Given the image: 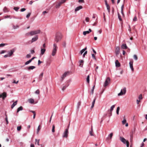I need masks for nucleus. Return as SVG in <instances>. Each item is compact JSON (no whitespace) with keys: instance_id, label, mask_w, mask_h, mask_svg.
I'll use <instances>...</instances> for the list:
<instances>
[{"instance_id":"774afa93","label":"nucleus","mask_w":147,"mask_h":147,"mask_svg":"<svg viewBox=\"0 0 147 147\" xmlns=\"http://www.w3.org/2000/svg\"><path fill=\"white\" fill-rule=\"evenodd\" d=\"M129 29H128V30L129 31L131 32V28L130 27V26L129 25Z\"/></svg>"},{"instance_id":"864d4df0","label":"nucleus","mask_w":147,"mask_h":147,"mask_svg":"<svg viewBox=\"0 0 147 147\" xmlns=\"http://www.w3.org/2000/svg\"><path fill=\"white\" fill-rule=\"evenodd\" d=\"M87 53V51H86L83 54V57H85V55H86Z\"/></svg>"},{"instance_id":"dca6fc26","label":"nucleus","mask_w":147,"mask_h":147,"mask_svg":"<svg viewBox=\"0 0 147 147\" xmlns=\"http://www.w3.org/2000/svg\"><path fill=\"white\" fill-rule=\"evenodd\" d=\"M113 135V133H111L109 135H108V137L107 138V139L110 140H111Z\"/></svg>"},{"instance_id":"7c9ffc66","label":"nucleus","mask_w":147,"mask_h":147,"mask_svg":"<svg viewBox=\"0 0 147 147\" xmlns=\"http://www.w3.org/2000/svg\"><path fill=\"white\" fill-rule=\"evenodd\" d=\"M62 4L60 2H59L57 4V5L56 6V7L57 8H58L59 7L61 6V5Z\"/></svg>"},{"instance_id":"37998d69","label":"nucleus","mask_w":147,"mask_h":147,"mask_svg":"<svg viewBox=\"0 0 147 147\" xmlns=\"http://www.w3.org/2000/svg\"><path fill=\"white\" fill-rule=\"evenodd\" d=\"M35 93L37 94H39L40 91L38 89L35 92Z\"/></svg>"},{"instance_id":"c85d7f7f","label":"nucleus","mask_w":147,"mask_h":147,"mask_svg":"<svg viewBox=\"0 0 147 147\" xmlns=\"http://www.w3.org/2000/svg\"><path fill=\"white\" fill-rule=\"evenodd\" d=\"M106 6L109 13H110V8L109 5H106Z\"/></svg>"},{"instance_id":"2eb2a0df","label":"nucleus","mask_w":147,"mask_h":147,"mask_svg":"<svg viewBox=\"0 0 147 147\" xmlns=\"http://www.w3.org/2000/svg\"><path fill=\"white\" fill-rule=\"evenodd\" d=\"M83 7L82 6L80 5L78 7H77L75 9V12H76L80 9H81Z\"/></svg>"},{"instance_id":"8fccbe9b","label":"nucleus","mask_w":147,"mask_h":147,"mask_svg":"<svg viewBox=\"0 0 147 147\" xmlns=\"http://www.w3.org/2000/svg\"><path fill=\"white\" fill-rule=\"evenodd\" d=\"M42 63V61H40V60H38V65H39L40 63Z\"/></svg>"},{"instance_id":"393cba45","label":"nucleus","mask_w":147,"mask_h":147,"mask_svg":"<svg viewBox=\"0 0 147 147\" xmlns=\"http://www.w3.org/2000/svg\"><path fill=\"white\" fill-rule=\"evenodd\" d=\"M35 68V67L33 66H30L28 68V70H30V69H33Z\"/></svg>"},{"instance_id":"0e129e2a","label":"nucleus","mask_w":147,"mask_h":147,"mask_svg":"<svg viewBox=\"0 0 147 147\" xmlns=\"http://www.w3.org/2000/svg\"><path fill=\"white\" fill-rule=\"evenodd\" d=\"M66 0H61L60 2L62 4H63L65 2Z\"/></svg>"},{"instance_id":"4c0bfd02","label":"nucleus","mask_w":147,"mask_h":147,"mask_svg":"<svg viewBox=\"0 0 147 147\" xmlns=\"http://www.w3.org/2000/svg\"><path fill=\"white\" fill-rule=\"evenodd\" d=\"M68 86V85H66L63 87L62 88V90L63 91H64V90L66 89L67 87Z\"/></svg>"},{"instance_id":"f3484780","label":"nucleus","mask_w":147,"mask_h":147,"mask_svg":"<svg viewBox=\"0 0 147 147\" xmlns=\"http://www.w3.org/2000/svg\"><path fill=\"white\" fill-rule=\"evenodd\" d=\"M116 66L117 67H119L120 66V63L119 62L118 60H116L115 62Z\"/></svg>"},{"instance_id":"cd10ccee","label":"nucleus","mask_w":147,"mask_h":147,"mask_svg":"<svg viewBox=\"0 0 147 147\" xmlns=\"http://www.w3.org/2000/svg\"><path fill=\"white\" fill-rule=\"evenodd\" d=\"M90 134L91 136H94V134L93 133V128L92 126H91V130L90 132Z\"/></svg>"},{"instance_id":"c9c22d12","label":"nucleus","mask_w":147,"mask_h":147,"mask_svg":"<svg viewBox=\"0 0 147 147\" xmlns=\"http://www.w3.org/2000/svg\"><path fill=\"white\" fill-rule=\"evenodd\" d=\"M120 109L119 107H117L116 110V113L117 115L119 114V111Z\"/></svg>"},{"instance_id":"69168bd1","label":"nucleus","mask_w":147,"mask_h":147,"mask_svg":"<svg viewBox=\"0 0 147 147\" xmlns=\"http://www.w3.org/2000/svg\"><path fill=\"white\" fill-rule=\"evenodd\" d=\"M81 104V102L80 101H79L78 103V107H79L80 105Z\"/></svg>"},{"instance_id":"bf43d9fd","label":"nucleus","mask_w":147,"mask_h":147,"mask_svg":"<svg viewBox=\"0 0 147 147\" xmlns=\"http://www.w3.org/2000/svg\"><path fill=\"white\" fill-rule=\"evenodd\" d=\"M18 28V26H15V25L13 26V28L14 29H16Z\"/></svg>"},{"instance_id":"09e8293b","label":"nucleus","mask_w":147,"mask_h":147,"mask_svg":"<svg viewBox=\"0 0 147 147\" xmlns=\"http://www.w3.org/2000/svg\"><path fill=\"white\" fill-rule=\"evenodd\" d=\"M85 20L86 21V22H89V20H90V18H89L88 17H86V19H85Z\"/></svg>"},{"instance_id":"6ab92c4d","label":"nucleus","mask_w":147,"mask_h":147,"mask_svg":"<svg viewBox=\"0 0 147 147\" xmlns=\"http://www.w3.org/2000/svg\"><path fill=\"white\" fill-rule=\"evenodd\" d=\"M28 102L31 104H33L34 102V100L32 98L28 99Z\"/></svg>"},{"instance_id":"e2e57ef3","label":"nucleus","mask_w":147,"mask_h":147,"mask_svg":"<svg viewBox=\"0 0 147 147\" xmlns=\"http://www.w3.org/2000/svg\"><path fill=\"white\" fill-rule=\"evenodd\" d=\"M92 58L94 59H96V57H95V55L94 54H92Z\"/></svg>"},{"instance_id":"680f3d73","label":"nucleus","mask_w":147,"mask_h":147,"mask_svg":"<svg viewBox=\"0 0 147 147\" xmlns=\"http://www.w3.org/2000/svg\"><path fill=\"white\" fill-rule=\"evenodd\" d=\"M5 45H7V44H0V47H3L5 46Z\"/></svg>"},{"instance_id":"338daca9","label":"nucleus","mask_w":147,"mask_h":147,"mask_svg":"<svg viewBox=\"0 0 147 147\" xmlns=\"http://www.w3.org/2000/svg\"><path fill=\"white\" fill-rule=\"evenodd\" d=\"M10 17V16H8V15H7V16H5L4 17V18H9Z\"/></svg>"},{"instance_id":"aec40b11","label":"nucleus","mask_w":147,"mask_h":147,"mask_svg":"<svg viewBox=\"0 0 147 147\" xmlns=\"http://www.w3.org/2000/svg\"><path fill=\"white\" fill-rule=\"evenodd\" d=\"M46 49H42V48H41V55H42L44 54Z\"/></svg>"},{"instance_id":"423d86ee","label":"nucleus","mask_w":147,"mask_h":147,"mask_svg":"<svg viewBox=\"0 0 147 147\" xmlns=\"http://www.w3.org/2000/svg\"><path fill=\"white\" fill-rule=\"evenodd\" d=\"M126 92V88L125 87L124 88L123 90H121L120 93L118 94V95L121 96L125 94Z\"/></svg>"},{"instance_id":"5701e85b","label":"nucleus","mask_w":147,"mask_h":147,"mask_svg":"<svg viewBox=\"0 0 147 147\" xmlns=\"http://www.w3.org/2000/svg\"><path fill=\"white\" fill-rule=\"evenodd\" d=\"M122 123L123 125H124L125 123H126V120L125 118V117H123V119L122 121Z\"/></svg>"},{"instance_id":"412c9836","label":"nucleus","mask_w":147,"mask_h":147,"mask_svg":"<svg viewBox=\"0 0 147 147\" xmlns=\"http://www.w3.org/2000/svg\"><path fill=\"white\" fill-rule=\"evenodd\" d=\"M121 48L123 49H126L127 47L125 44H123L121 46Z\"/></svg>"},{"instance_id":"79ce46f5","label":"nucleus","mask_w":147,"mask_h":147,"mask_svg":"<svg viewBox=\"0 0 147 147\" xmlns=\"http://www.w3.org/2000/svg\"><path fill=\"white\" fill-rule=\"evenodd\" d=\"M31 62V61L30 60H29V61H26L25 63V65H27L28 64H29Z\"/></svg>"},{"instance_id":"f704fd0d","label":"nucleus","mask_w":147,"mask_h":147,"mask_svg":"<svg viewBox=\"0 0 147 147\" xmlns=\"http://www.w3.org/2000/svg\"><path fill=\"white\" fill-rule=\"evenodd\" d=\"M39 141H40V140L39 139V140H37V139H35V141H36V142H35V144H36V143L38 145H39Z\"/></svg>"},{"instance_id":"9d476101","label":"nucleus","mask_w":147,"mask_h":147,"mask_svg":"<svg viewBox=\"0 0 147 147\" xmlns=\"http://www.w3.org/2000/svg\"><path fill=\"white\" fill-rule=\"evenodd\" d=\"M115 107V105H112L111 107L110 110L108 111L109 112V114H110V116H111L112 115V111Z\"/></svg>"},{"instance_id":"ddd939ff","label":"nucleus","mask_w":147,"mask_h":147,"mask_svg":"<svg viewBox=\"0 0 147 147\" xmlns=\"http://www.w3.org/2000/svg\"><path fill=\"white\" fill-rule=\"evenodd\" d=\"M92 31V30L90 29H89V31H84L83 32V34L84 35H86L87 34H88Z\"/></svg>"},{"instance_id":"0eeeda50","label":"nucleus","mask_w":147,"mask_h":147,"mask_svg":"<svg viewBox=\"0 0 147 147\" xmlns=\"http://www.w3.org/2000/svg\"><path fill=\"white\" fill-rule=\"evenodd\" d=\"M68 134V129H66L65 131L63 133V137L67 138Z\"/></svg>"},{"instance_id":"b1692460","label":"nucleus","mask_w":147,"mask_h":147,"mask_svg":"<svg viewBox=\"0 0 147 147\" xmlns=\"http://www.w3.org/2000/svg\"><path fill=\"white\" fill-rule=\"evenodd\" d=\"M17 101H16L11 105V108L12 109L17 104Z\"/></svg>"},{"instance_id":"a19ab883","label":"nucleus","mask_w":147,"mask_h":147,"mask_svg":"<svg viewBox=\"0 0 147 147\" xmlns=\"http://www.w3.org/2000/svg\"><path fill=\"white\" fill-rule=\"evenodd\" d=\"M55 125H53L52 129V131L53 132H55Z\"/></svg>"},{"instance_id":"4468645a","label":"nucleus","mask_w":147,"mask_h":147,"mask_svg":"<svg viewBox=\"0 0 147 147\" xmlns=\"http://www.w3.org/2000/svg\"><path fill=\"white\" fill-rule=\"evenodd\" d=\"M69 73V72H65L62 75L61 78L62 79V80H63L64 78L66 77V76H67V74Z\"/></svg>"},{"instance_id":"13d9d810","label":"nucleus","mask_w":147,"mask_h":147,"mask_svg":"<svg viewBox=\"0 0 147 147\" xmlns=\"http://www.w3.org/2000/svg\"><path fill=\"white\" fill-rule=\"evenodd\" d=\"M26 10V9L25 8H22L21 9L20 11L21 12H23V11H25Z\"/></svg>"},{"instance_id":"49530a36","label":"nucleus","mask_w":147,"mask_h":147,"mask_svg":"<svg viewBox=\"0 0 147 147\" xmlns=\"http://www.w3.org/2000/svg\"><path fill=\"white\" fill-rule=\"evenodd\" d=\"M138 98L140 100L142 99V96L141 94H140L139 95L138 97Z\"/></svg>"},{"instance_id":"2f4dec72","label":"nucleus","mask_w":147,"mask_h":147,"mask_svg":"<svg viewBox=\"0 0 147 147\" xmlns=\"http://www.w3.org/2000/svg\"><path fill=\"white\" fill-rule=\"evenodd\" d=\"M86 81L88 83H89L90 82V76L88 75L86 78Z\"/></svg>"},{"instance_id":"5fc2aeb1","label":"nucleus","mask_w":147,"mask_h":147,"mask_svg":"<svg viewBox=\"0 0 147 147\" xmlns=\"http://www.w3.org/2000/svg\"><path fill=\"white\" fill-rule=\"evenodd\" d=\"M84 50L82 49L80 51V55H81L84 52Z\"/></svg>"},{"instance_id":"f03ea898","label":"nucleus","mask_w":147,"mask_h":147,"mask_svg":"<svg viewBox=\"0 0 147 147\" xmlns=\"http://www.w3.org/2000/svg\"><path fill=\"white\" fill-rule=\"evenodd\" d=\"M62 38V35L60 33H57L55 38V41L57 42L61 40Z\"/></svg>"},{"instance_id":"9b49d317","label":"nucleus","mask_w":147,"mask_h":147,"mask_svg":"<svg viewBox=\"0 0 147 147\" xmlns=\"http://www.w3.org/2000/svg\"><path fill=\"white\" fill-rule=\"evenodd\" d=\"M133 61H130L129 63L130 67L131 68V69L132 71H134V69L133 68Z\"/></svg>"},{"instance_id":"c03bdc74","label":"nucleus","mask_w":147,"mask_h":147,"mask_svg":"<svg viewBox=\"0 0 147 147\" xmlns=\"http://www.w3.org/2000/svg\"><path fill=\"white\" fill-rule=\"evenodd\" d=\"M21 126H18L17 127V129L18 131H20L21 130Z\"/></svg>"},{"instance_id":"052dcab7","label":"nucleus","mask_w":147,"mask_h":147,"mask_svg":"<svg viewBox=\"0 0 147 147\" xmlns=\"http://www.w3.org/2000/svg\"><path fill=\"white\" fill-rule=\"evenodd\" d=\"M5 120L7 124H8L9 123L8 120V118L7 117H6L5 118Z\"/></svg>"},{"instance_id":"4be33fe9","label":"nucleus","mask_w":147,"mask_h":147,"mask_svg":"<svg viewBox=\"0 0 147 147\" xmlns=\"http://www.w3.org/2000/svg\"><path fill=\"white\" fill-rule=\"evenodd\" d=\"M3 11L4 12H7L9 11V9L7 7H5L3 9Z\"/></svg>"},{"instance_id":"6e6d98bb","label":"nucleus","mask_w":147,"mask_h":147,"mask_svg":"<svg viewBox=\"0 0 147 147\" xmlns=\"http://www.w3.org/2000/svg\"><path fill=\"white\" fill-rule=\"evenodd\" d=\"M96 98H95L94 99L93 101L92 104H93V105H94V104H95V101L96 100Z\"/></svg>"},{"instance_id":"603ef678","label":"nucleus","mask_w":147,"mask_h":147,"mask_svg":"<svg viewBox=\"0 0 147 147\" xmlns=\"http://www.w3.org/2000/svg\"><path fill=\"white\" fill-rule=\"evenodd\" d=\"M19 9V8L17 7H14V9L16 11H17Z\"/></svg>"},{"instance_id":"de8ad7c7","label":"nucleus","mask_w":147,"mask_h":147,"mask_svg":"<svg viewBox=\"0 0 147 147\" xmlns=\"http://www.w3.org/2000/svg\"><path fill=\"white\" fill-rule=\"evenodd\" d=\"M78 2L79 3H84V0H79Z\"/></svg>"},{"instance_id":"bb28decb","label":"nucleus","mask_w":147,"mask_h":147,"mask_svg":"<svg viewBox=\"0 0 147 147\" xmlns=\"http://www.w3.org/2000/svg\"><path fill=\"white\" fill-rule=\"evenodd\" d=\"M84 62V61L82 60H81L80 61V64L79 65V66L80 67H82L83 65V63Z\"/></svg>"},{"instance_id":"6e6552de","label":"nucleus","mask_w":147,"mask_h":147,"mask_svg":"<svg viewBox=\"0 0 147 147\" xmlns=\"http://www.w3.org/2000/svg\"><path fill=\"white\" fill-rule=\"evenodd\" d=\"M7 97V93L6 92H4L3 93L0 94V98H2L3 99Z\"/></svg>"},{"instance_id":"a878e982","label":"nucleus","mask_w":147,"mask_h":147,"mask_svg":"<svg viewBox=\"0 0 147 147\" xmlns=\"http://www.w3.org/2000/svg\"><path fill=\"white\" fill-rule=\"evenodd\" d=\"M43 72H42L40 75L39 78L40 81H41L42 80V78L43 76Z\"/></svg>"},{"instance_id":"4d7b16f0","label":"nucleus","mask_w":147,"mask_h":147,"mask_svg":"<svg viewBox=\"0 0 147 147\" xmlns=\"http://www.w3.org/2000/svg\"><path fill=\"white\" fill-rule=\"evenodd\" d=\"M137 17H136V16H135L134 18V19H133V20L134 21H137Z\"/></svg>"},{"instance_id":"20e7f679","label":"nucleus","mask_w":147,"mask_h":147,"mask_svg":"<svg viewBox=\"0 0 147 147\" xmlns=\"http://www.w3.org/2000/svg\"><path fill=\"white\" fill-rule=\"evenodd\" d=\"M120 140L121 142L124 144H126L127 147H129V143L128 141L126 140L124 138L122 137H120Z\"/></svg>"},{"instance_id":"e433bc0d","label":"nucleus","mask_w":147,"mask_h":147,"mask_svg":"<svg viewBox=\"0 0 147 147\" xmlns=\"http://www.w3.org/2000/svg\"><path fill=\"white\" fill-rule=\"evenodd\" d=\"M95 85H94L93 86V87H92V88L91 90V94H93V92H94V88H95Z\"/></svg>"},{"instance_id":"f257e3e1","label":"nucleus","mask_w":147,"mask_h":147,"mask_svg":"<svg viewBox=\"0 0 147 147\" xmlns=\"http://www.w3.org/2000/svg\"><path fill=\"white\" fill-rule=\"evenodd\" d=\"M41 31L40 30H33L27 33L26 35L27 36L33 35H36L40 33Z\"/></svg>"},{"instance_id":"72a5a7b5","label":"nucleus","mask_w":147,"mask_h":147,"mask_svg":"<svg viewBox=\"0 0 147 147\" xmlns=\"http://www.w3.org/2000/svg\"><path fill=\"white\" fill-rule=\"evenodd\" d=\"M40 125H39L38 127V129H37V131L36 132V133L37 134H38V132L40 130Z\"/></svg>"},{"instance_id":"ea45409f","label":"nucleus","mask_w":147,"mask_h":147,"mask_svg":"<svg viewBox=\"0 0 147 147\" xmlns=\"http://www.w3.org/2000/svg\"><path fill=\"white\" fill-rule=\"evenodd\" d=\"M62 45L64 47H65L66 45V42L65 41L63 42Z\"/></svg>"},{"instance_id":"58836bf2","label":"nucleus","mask_w":147,"mask_h":147,"mask_svg":"<svg viewBox=\"0 0 147 147\" xmlns=\"http://www.w3.org/2000/svg\"><path fill=\"white\" fill-rule=\"evenodd\" d=\"M134 58L136 60H137L138 59V57L136 55H134Z\"/></svg>"},{"instance_id":"a211bd4d","label":"nucleus","mask_w":147,"mask_h":147,"mask_svg":"<svg viewBox=\"0 0 147 147\" xmlns=\"http://www.w3.org/2000/svg\"><path fill=\"white\" fill-rule=\"evenodd\" d=\"M14 51L13 49H12L10 50V52H9V56L8 57H11L13 54V52H14Z\"/></svg>"},{"instance_id":"a18cd8bd","label":"nucleus","mask_w":147,"mask_h":147,"mask_svg":"<svg viewBox=\"0 0 147 147\" xmlns=\"http://www.w3.org/2000/svg\"><path fill=\"white\" fill-rule=\"evenodd\" d=\"M31 14V13H29L26 16V17L28 18L30 16V15Z\"/></svg>"},{"instance_id":"c756f323","label":"nucleus","mask_w":147,"mask_h":147,"mask_svg":"<svg viewBox=\"0 0 147 147\" xmlns=\"http://www.w3.org/2000/svg\"><path fill=\"white\" fill-rule=\"evenodd\" d=\"M23 109V107L22 106H20L18 108L17 110V112H18L22 110Z\"/></svg>"},{"instance_id":"473e14b6","label":"nucleus","mask_w":147,"mask_h":147,"mask_svg":"<svg viewBox=\"0 0 147 147\" xmlns=\"http://www.w3.org/2000/svg\"><path fill=\"white\" fill-rule=\"evenodd\" d=\"M118 18L119 20L121 21H122V19L121 18V16L120 15L119 13H118Z\"/></svg>"},{"instance_id":"3c124183","label":"nucleus","mask_w":147,"mask_h":147,"mask_svg":"<svg viewBox=\"0 0 147 147\" xmlns=\"http://www.w3.org/2000/svg\"><path fill=\"white\" fill-rule=\"evenodd\" d=\"M31 57V56L30 54H27L26 56V57L27 58H30Z\"/></svg>"},{"instance_id":"f8f14e48","label":"nucleus","mask_w":147,"mask_h":147,"mask_svg":"<svg viewBox=\"0 0 147 147\" xmlns=\"http://www.w3.org/2000/svg\"><path fill=\"white\" fill-rule=\"evenodd\" d=\"M120 48L119 47H117L116 48L115 51V53L116 55H117L119 54V53Z\"/></svg>"},{"instance_id":"7ed1b4c3","label":"nucleus","mask_w":147,"mask_h":147,"mask_svg":"<svg viewBox=\"0 0 147 147\" xmlns=\"http://www.w3.org/2000/svg\"><path fill=\"white\" fill-rule=\"evenodd\" d=\"M57 44L55 43H54L53 45V49L52 50V56H54L57 52Z\"/></svg>"},{"instance_id":"39448f33","label":"nucleus","mask_w":147,"mask_h":147,"mask_svg":"<svg viewBox=\"0 0 147 147\" xmlns=\"http://www.w3.org/2000/svg\"><path fill=\"white\" fill-rule=\"evenodd\" d=\"M110 79L109 77H108L107 78L104 85L105 87L107 86L110 83Z\"/></svg>"},{"instance_id":"1a4fd4ad","label":"nucleus","mask_w":147,"mask_h":147,"mask_svg":"<svg viewBox=\"0 0 147 147\" xmlns=\"http://www.w3.org/2000/svg\"><path fill=\"white\" fill-rule=\"evenodd\" d=\"M38 39V35H36L33 38L31 41V43H33V42H34L36 41Z\"/></svg>"}]
</instances>
